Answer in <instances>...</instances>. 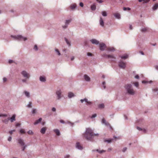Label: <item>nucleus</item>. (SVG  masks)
<instances>
[{"label": "nucleus", "instance_id": "1", "mask_svg": "<svg viewBox=\"0 0 158 158\" xmlns=\"http://www.w3.org/2000/svg\"><path fill=\"white\" fill-rule=\"evenodd\" d=\"M83 136L87 140L92 141L94 138V134L92 130L90 128H86L85 131L83 134Z\"/></svg>", "mask_w": 158, "mask_h": 158}, {"label": "nucleus", "instance_id": "2", "mask_svg": "<svg viewBox=\"0 0 158 158\" xmlns=\"http://www.w3.org/2000/svg\"><path fill=\"white\" fill-rule=\"evenodd\" d=\"M125 88L127 92L131 95H133L135 94V92L133 89L132 85L130 84H127L125 86Z\"/></svg>", "mask_w": 158, "mask_h": 158}, {"label": "nucleus", "instance_id": "3", "mask_svg": "<svg viewBox=\"0 0 158 158\" xmlns=\"http://www.w3.org/2000/svg\"><path fill=\"white\" fill-rule=\"evenodd\" d=\"M11 37L13 38L15 40L19 41H25L27 40V38L26 37H24L22 35H11Z\"/></svg>", "mask_w": 158, "mask_h": 158}, {"label": "nucleus", "instance_id": "4", "mask_svg": "<svg viewBox=\"0 0 158 158\" xmlns=\"http://www.w3.org/2000/svg\"><path fill=\"white\" fill-rule=\"evenodd\" d=\"M62 93L63 92L62 90L60 89H57L56 91L55 92V95L57 100H60L64 96Z\"/></svg>", "mask_w": 158, "mask_h": 158}, {"label": "nucleus", "instance_id": "5", "mask_svg": "<svg viewBox=\"0 0 158 158\" xmlns=\"http://www.w3.org/2000/svg\"><path fill=\"white\" fill-rule=\"evenodd\" d=\"M20 74L22 76L25 78L30 79L31 77L30 74L26 70H22L20 72Z\"/></svg>", "mask_w": 158, "mask_h": 158}, {"label": "nucleus", "instance_id": "6", "mask_svg": "<svg viewBox=\"0 0 158 158\" xmlns=\"http://www.w3.org/2000/svg\"><path fill=\"white\" fill-rule=\"evenodd\" d=\"M16 140L17 141V143L20 146H24L25 145H26L24 140L21 137H19L17 138Z\"/></svg>", "mask_w": 158, "mask_h": 158}, {"label": "nucleus", "instance_id": "7", "mask_svg": "<svg viewBox=\"0 0 158 158\" xmlns=\"http://www.w3.org/2000/svg\"><path fill=\"white\" fill-rule=\"evenodd\" d=\"M118 66L122 69H124L126 67V63L122 60H120L118 63Z\"/></svg>", "mask_w": 158, "mask_h": 158}, {"label": "nucleus", "instance_id": "8", "mask_svg": "<svg viewBox=\"0 0 158 158\" xmlns=\"http://www.w3.org/2000/svg\"><path fill=\"white\" fill-rule=\"evenodd\" d=\"M101 123L103 124H104L106 126L109 127L111 129H112V128L110 124L107 122L105 119L103 118L101 120Z\"/></svg>", "mask_w": 158, "mask_h": 158}, {"label": "nucleus", "instance_id": "9", "mask_svg": "<svg viewBox=\"0 0 158 158\" xmlns=\"http://www.w3.org/2000/svg\"><path fill=\"white\" fill-rule=\"evenodd\" d=\"M151 29L147 27H142L140 31L142 33L148 32L150 31Z\"/></svg>", "mask_w": 158, "mask_h": 158}, {"label": "nucleus", "instance_id": "10", "mask_svg": "<svg viewBox=\"0 0 158 158\" xmlns=\"http://www.w3.org/2000/svg\"><path fill=\"white\" fill-rule=\"evenodd\" d=\"M80 101L81 102V103H83L84 102H85L86 103V105H91L92 104V102L90 101H88V99L86 98H84L83 99H81Z\"/></svg>", "mask_w": 158, "mask_h": 158}, {"label": "nucleus", "instance_id": "11", "mask_svg": "<svg viewBox=\"0 0 158 158\" xmlns=\"http://www.w3.org/2000/svg\"><path fill=\"white\" fill-rule=\"evenodd\" d=\"M99 45L100 50L102 51H103L105 50V48L106 47V44L103 43H101L98 44Z\"/></svg>", "mask_w": 158, "mask_h": 158}, {"label": "nucleus", "instance_id": "12", "mask_svg": "<svg viewBox=\"0 0 158 158\" xmlns=\"http://www.w3.org/2000/svg\"><path fill=\"white\" fill-rule=\"evenodd\" d=\"M75 147L77 149L79 150H82L83 149V147L80 144V143L78 142L76 143Z\"/></svg>", "mask_w": 158, "mask_h": 158}, {"label": "nucleus", "instance_id": "13", "mask_svg": "<svg viewBox=\"0 0 158 158\" xmlns=\"http://www.w3.org/2000/svg\"><path fill=\"white\" fill-rule=\"evenodd\" d=\"M99 23L100 25L102 27H103L104 26V20L101 16L100 17V19L99 20Z\"/></svg>", "mask_w": 158, "mask_h": 158}, {"label": "nucleus", "instance_id": "14", "mask_svg": "<svg viewBox=\"0 0 158 158\" xmlns=\"http://www.w3.org/2000/svg\"><path fill=\"white\" fill-rule=\"evenodd\" d=\"M90 41L93 44L98 45L99 44V42L95 39H92L90 40Z\"/></svg>", "mask_w": 158, "mask_h": 158}, {"label": "nucleus", "instance_id": "15", "mask_svg": "<svg viewBox=\"0 0 158 158\" xmlns=\"http://www.w3.org/2000/svg\"><path fill=\"white\" fill-rule=\"evenodd\" d=\"M84 78L85 81L87 82H89L90 80V77L87 75L85 74L84 75Z\"/></svg>", "mask_w": 158, "mask_h": 158}, {"label": "nucleus", "instance_id": "16", "mask_svg": "<svg viewBox=\"0 0 158 158\" xmlns=\"http://www.w3.org/2000/svg\"><path fill=\"white\" fill-rule=\"evenodd\" d=\"M46 130L47 128L46 127H42L40 130V132L41 134H44L45 133Z\"/></svg>", "mask_w": 158, "mask_h": 158}, {"label": "nucleus", "instance_id": "17", "mask_svg": "<svg viewBox=\"0 0 158 158\" xmlns=\"http://www.w3.org/2000/svg\"><path fill=\"white\" fill-rule=\"evenodd\" d=\"M54 50L56 55L59 56L61 55L60 52L58 49L57 48H55Z\"/></svg>", "mask_w": 158, "mask_h": 158}, {"label": "nucleus", "instance_id": "18", "mask_svg": "<svg viewBox=\"0 0 158 158\" xmlns=\"http://www.w3.org/2000/svg\"><path fill=\"white\" fill-rule=\"evenodd\" d=\"M66 44L69 47H70L71 46V41L67 39L66 38H64Z\"/></svg>", "mask_w": 158, "mask_h": 158}, {"label": "nucleus", "instance_id": "19", "mask_svg": "<svg viewBox=\"0 0 158 158\" xmlns=\"http://www.w3.org/2000/svg\"><path fill=\"white\" fill-rule=\"evenodd\" d=\"M96 4L95 3H93L90 6V8L92 10L94 11L96 9Z\"/></svg>", "mask_w": 158, "mask_h": 158}, {"label": "nucleus", "instance_id": "20", "mask_svg": "<svg viewBox=\"0 0 158 158\" xmlns=\"http://www.w3.org/2000/svg\"><path fill=\"white\" fill-rule=\"evenodd\" d=\"M114 15L115 17L118 19H120L121 18L120 14L118 13H116L114 14Z\"/></svg>", "mask_w": 158, "mask_h": 158}, {"label": "nucleus", "instance_id": "21", "mask_svg": "<svg viewBox=\"0 0 158 158\" xmlns=\"http://www.w3.org/2000/svg\"><path fill=\"white\" fill-rule=\"evenodd\" d=\"M137 129L139 131H142L144 133H146V132L147 130L145 129L142 128L138 127H137Z\"/></svg>", "mask_w": 158, "mask_h": 158}, {"label": "nucleus", "instance_id": "22", "mask_svg": "<svg viewBox=\"0 0 158 158\" xmlns=\"http://www.w3.org/2000/svg\"><path fill=\"white\" fill-rule=\"evenodd\" d=\"M152 92L153 94L156 95L158 94V89L156 88L152 89Z\"/></svg>", "mask_w": 158, "mask_h": 158}, {"label": "nucleus", "instance_id": "23", "mask_svg": "<svg viewBox=\"0 0 158 158\" xmlns=\"http://www.w3.org/2000/svg\"><path fill=\"white\" fill-rule=\"evenodd\" d=\"M108 59H111V61H114L115 60L116 58L114 55H109V57H108Z\"/></svg>", "mask_w": 158, "mask_h": 158}, {"label": "nucleus", "instance_id": "24", "mask_svg": "<svg viewBox=\"0 0 158 158\" xmlns=\"http://www.w3.org/2000/svg\"><path fill=\"white\" fill-rule=\"evenodd\" d=\"M75 96V95L72 92H69L68 93V97L69 98H70Z\"/></svg>", "mask_w": 158, "mask_h": 158}, {"label": "nucleus", "instance_id": "25", "mask_svg": "<svg viewBox=\"0 0 158 158\" xmlns=\"http://www.w3.org/2000/svg\"><path fill=\"white\" fill-rule=\"evenodd\" d=\"M23 93L25 96L27 98H29L30 97V93L26 91H24L23 92Z\"/></svg>", "mask_w": 158, "mask_h": 158}, {"label": "nucleus", "instance_id": "26", "mask_svg": "<svg viewBox=\"0 0 158 158\" xmlns=\"http://www.w3.org/2000/svg\"><path fill=\"white\" fill-rule=\"evenodd\" d=\"M40 80L42 82H44L46 81V79L45 77L44 76H40Z\"/></svg>", "mask_w": 158, "mask_h": 158}, {"label": "nucleus", "instance_id": "27", "mask_svg": "<svg viewBox=\"0 0 158 158\" xmlns=\"http://www.w3.org/2000/svg\"><path fill=\"white\" fill-rule=\"evenodd\" d=\"M42 120V118H40L38 119L35 121L34 123V125H36L39 124V123L41 122Z\"/></svg>", "mask_w": 158, "mask_h": 158}, {"label": "nucleus", "instance_id": "28", "mask_svg": "<svg viewBox=\"0 0 158 158\" xmlns=\"http://www.w3.org/2000/svg\"><path fill=\"white\" fill-rule=\"evenodd\" d=\"M121 59L125 60L127 59L128 57V55L127 54H125L123 56H119Z\"/></svg>", "mask_w": 158, "mask_h": 158}, {"label": "nucleus", "instance_id": "29", "mask_svg": "<svg viewBox=\"0 0 158 158\" xmlns=\"http://www.w3.org/2000/svg\"><path fill=\"white\" fill-rule=\"evenodd\" d=\"M53 131L56 133L57 136H59L60 134V131L58 129H54Z\"/></svg>", "mask_w": 158, "mask_h": 158}, {"label": "nucleus", "instance_id": "30", "mask_svg": "<svg viewBox=\"0 0 158 158\" xmlns=\"http://www.w3.org/2000/svg\"><path fill=\"white\" fill-rule=\"evenodd\" d=\"M15 114H13L12 117L10 118V120L11 122H13L15 120Z\"/></svg>", "mask_w": 158, "mask_h": 158}, {"label": "nucleus", "instance_id": "31", "mask_svg": "<svg viewBox=\"0 0 158 158\" xmlns=\"http://www.w3.org/2000/svg\"><path fill=\"white\" fill-rule=\"evenodd\" d=\"M107 49L109 52H114L115 50V49L113 47H108Z\"/></svg>", "mask_w": 158, "mask_h": 158}, {"label": "nucleus", "instance_id": "32", "mask_svg": "<svg viewBox=\"0 0 158 158\" xmlns=\"http://www.w3.org/2000/svg\"><path fill=\"white\" fill-rule=\"evenodd\" d=\"M114 140L113 139H105L104 141L105 142H107L108 143H110L112 141Z\"/></svg>", "mask_w": 158, "mask_h": 158}, {"label": "nucleus", "instance_id": "33", "mask_svg": "<svg viewBox=\"0 0 158 158\" xmlns=\"http://www.w3.org/2000/svg\"><path fill=\"white\" fill-rule=\"evenodd\" d=\"M76 7V5L75 3H73L70 5V8L72 10H73Z\"/></svg>", "mask_w": 158, "mask_h": 158}, {"label": "nucleus", "instance_id": "34", "mask_svg": "<svg viewBox=\"0 0 158 158\" xmlns=\"http://www.w3.org/2000/svg\"><path fill=\"white\" fill-rule=\"evenodd\" d=\"M109 55L106 54V53H104L102 55V56L104 58L108 59Z\"/></svg>", "mask_w": 158, "mask_h": 158}, {"label": "nucleus", "instance_id": "35", "mask_svg": "<svg viewBox=\"0 0 158 158\" xmlns=\"http://www.w3.org/2000/svg\"><path fill=\"white\" fill-rule=\"evenodd\" d=\"M158 8V4H156L155 5H154L152 8V10H155Z\"/></svg>", "mask_w": 158, "mask_h": 158}, {"label": "nucleus", "instance_id": "36", "mask_svg": "<svg viewBox=\"0 0 158 158\" xmlns=\"http://www.w3.org/2000/svg\"><path fill=\"white\" fill-rule=\"evenodd\" d=\"M96 151L98 152L100 154H101L103 152H106V151L104 150H99L98 149H97L96 150Z\"/></svg>", "mask_w": 158, "mask_h": 158}, {"label": "nucleus", "instance_id": "37", "mask_svg": "<svg viewBox=\"0 0 158 158\" xmlns=\"http://www.w3.org/2000/svg\"><path fill=\"white\" fill-rule=\"evenodd\" d=\"M32 106V102H29L27 105V106L29 108H31V107Z\"/></svg>", "mask_w": 158, "mask_h": 158}, {"label": "nucleus", "instance_id": "38", "mask_svg": "<svg viewBox=\"0 0 158 158\" xmlns=\"http://www.w3.org/2000/svg\"><path fill=\"white\" fill-rule=\"evenodd\" d=\"M27 145L26 144L24 146H21V150L22 151H24L26 148L27 147Z\"/></svg>", "mask_w": 158, "mask_h": 158}, {"label": "nucleus", "instance_id": "39", "mask_svg": "<svg viewBox=\"0 0 158 158\" xmlns=\"http://www.w3.org/2000/svg\"><path fill=\"white\" fill-rule=\"evenodd\" d=\"M29 79L24 78V79H22L21 81L23 83H27V80Z\"/></svg>", "mask_w": 158, "mask_h": 158}, {"label": "nucleus", "instance_id": "40", "mask_svg": "<svg viewBox=\"0 0 158 158\" xmlns=\"http://www.w3.org/2000/svg\"><path fill=\"white\" fill-rule=\"evenodd\" d=\"M9 120H10V118H8L7 119H5L4 120H2V121L5 123L7 124L8 123V121Z\"/></svg>", "mask_w": 158, "mask_h": 158}, {"label": "nucleus", "instance_id": "41", "mask_svg": "<svg viewBox=\"0 0 158 158\" xmlns=\"http://www.w3.org/2000/svg\"><path fill=\"white\" fill-rule=\"evenodd\" d=\"M71 21V20L70 19L66 20L65 22V24L68 26L69 24Z\"/></svg>", "mask_w": 158, "mask_h": 158}, {"label": "nucleus", "instance_id": "42", "mask_svg": "<svg viewBox=\"0 0 158 158\" xmlns=\"http://www.w3.org/2000/svg\"><path fill=\"white\" fill-rule=\"evenodd\" d=\"M152 82V81H142V83L143 84H146V83H151Z\"/></svg>", "mask_w": 158, "mask_h": 158}, {"label": "nucleus", "instance_id": "43", "mask_svg": "<svg viewBox=\"0 0 158 158\" xmlns=\"http://www.w3.org/2000/svg\"><path fill=\"white\" fill-rule=\"evenodd\" d=\"M101 13L102 15L103 16L106 17L107 15V13L105 11H102Z\"/></svg>", "mask_w": 158, "mask_h": 158}, {"label": "nucleus", "instance_id": "44", "mask_svg": "<svg viewBox=\"0 0 158 158\" xmlns=\"http://www.w3.org/2000/svg\"><path fill=\"white\" fill-rule=\"evenodd\" d=\"M98 107L99 108L102 109L104 107V105L103 104H101L98 105Z\"/></svg>", "mask_w": 158, "mask_h": 158}, {"label": "nucleus", "instance_id": "45", "mask_svg": "<svg viewBox=\"0 0 158 158\" xmlns=\"http://www.w3.org/2000/svg\"><path fill=\"white\" fill-rule=\"evenodd\" d=\"M36 110L35 109H33L31 111L32 113L33 114H36Z\"/></svg>", "mask_w": 158, "mask_h": 158}, {"label": "nucleus", "instance_id": "46", "mask_svg": "<svg viewBox=\"0 0 158 158\" xmlns=\"http://www.w3.org/2000/svg\"><path fill=\"white\" fill-rule=\"evenodd\" d=\"M27 133L29 135H33L34 134L33 132L32 131L30 130L28 131L27 132Z\"/></svg>", "mask_w": 158, "mask_h": 158}, {"label": "nucleus", "instance_id": "47", "mask_svg": "<svg viewBox=\"0 0 158 158\" xmlns=\"http://www.w3.org/2000/svg\"><path fill=\"white\" fill-rule=\"evenodd\" d=\"M33 49L35 50L36 51L38 50V47H37V45L35 44L34 45V48Z\"/></svg>", "mask_w": 158, "mask_h": 158}, {"label": "nucleus", "instance_id": "48", "mask_svg": "<svg viewBox=\"0 0 158 158\" xmlns=\"http://www.w3.org/2000/svg\"><path fill=\"white\" fill-rule=\"evenodd\" d=\"M66 123L71 125L72 126H73L74 124L73 123H71L69 121H67Z\"/></svg>", "mask_w": 158, "mask_h": 158}, {"label": "nucleus", "instance_id": "49", "mask_svg": "<svg viewBox=\"0 0 158 158\" xmlns=\"http://www.w3.org/2000/svg\"><path fill=\"white\" fill-rule=\"evenodd\" d=\"M19 132L22 134H24L25 133V130L22 129H20L19 130Z\"/></svg>", "mask_w": 158, "mask_h": 158}, {"label": "nucleus", "instance_id": "50", "mask_svg": "<svg viewBox=\"0 0 158 158\" xmlns=\"http://www.w3.org/2000/svg\"><path fill=\"white\" fill-rule=\"evenodd\" d=\"M123 10H131V8H130L129 7H124L123 8Z\"/></svg>", "mask_w": 158, "mask_h": 158}, {"label": "nucleus", "instance_id": "51", "mask_svg": "<svg viewBox=\"0 0 158 158\" xmlns=\"http://www.w3.org/2000/svg\"><path fill=\"white\" fill-rule=\"evenodd\" d=\"M135 86L136 87H138L139 86V83L138 82H135L134 83Z\"/></svg>", "mask_w": 158, "mask_h": 158}, {"label": "nucleus", "instance_id": "52", "mask_svg": "<svg viewBox=\"0 0 158 158\" xmlns=\"http://www.w3.org/2000/svg\"><path fill=\"white\" fill-rule=\"evenodd\" d=\"M97 116V114H93L91 117V118H94L96 117Z\"/></svg>", "mask_w": 158, "mask_h": 158}, {"label": "nucleus", "instance_id": "53", "mask_svg": "<svg viewBox=\"0 0 158 158\" xmlns=\"http://www.w3.org/2000/svg\"><path fill=\"white\" fill-rule=\"evenodd\" d=\"M11 140H12V137L11 136H9L8 139V140L9 141V142H10L11 141Z\"/></svg>", "mask_w": 158, "mask_h": 158}, {"label": "nucleus", "instance_id": "54", "mask_svg": "<svg viewBox=\"0 0 158 158\" xmlns=\"http://www.w3.org/2000/svg\"><path fill=\"white\" fill-rule=\"evenodd\" d=\"M15 130H11L9 131V133L10 134H12L13 133V132H15Z\"/></svg>", "mask_w": 158, "mask_h": 158}, {"label": "nucleus", "instance_id": "55", "mask_svg": "<svg viewBox=\"0 0 158 158\" xmlns=\"http://www.w3.org/2000/svg\"><path fill=\"white\" fill-rule=\"evenodd\" d=\"M68 26V25L65 24L64 25L62 26V27L64 29H66L67 27Z\"/></svg>", "mask_w": 158, "mask_h": 158}, {"label": "nucleus", "instance_id": "56", "mask_svg": "<svg viewBox=\"0 0 158 158\" xmlns=\"http://www.w3.org/2000/svg\"><path fill=\"white\" fill-rule=\"evenodd\" d=\"M7 116V115L6 114H0V117H6Z\"/></svg>", "mask_w": 158, "mask_h": 158}, {"label": "nucleus", "instance_id": "57", "mask_svg": "<svg viewBox=\"0 0 158 158\" xmlns=\"http://www.w3.org/2000/svg\"><path fill=\"white\" fill-rule=\"evenodd\" d=\"M127 149V147L124 148L122 150V152H124Z\"/></svg>", "mask_w": 158, "mask_h": 158}, {"label": "nucleus", "instance_id": "58", "mask_svg": "<svg viewBox=\"0 0 158 158\" xmlns=\"http://www.w3.org/2000/svg\"><path fill=\"white\" fill-rule=\"evenodd\" d=\"M13 62H14V61L12 60H10L8 61V63L10 64H11Z\"/></svg>", "mask_w": 158, "mask_h": 158}, {"label": "nucleus", "instance_id": "59", "mask_svg": "<svg viewBox=\"0 0 158 158\" xmlns=\"http://www.w3.org/2000/svg\"><path fill=\"white\" fill-rule=\"evenodd\" d=\"M64 158H69L70 155H66L64 156Z\"/></svg>", "mask_w": 158, "mask_h": 158}, {"label": "nucleus", "instance_id": "60", "mask_svg": "<svg viewBox=\"0 0 158 158\" xmlns=\"http://www.w3.org/2000/svg\"><path fill=\"white\" fill-rule=\"evenodd\" d=\"M135 78L137 79H139V76L138 75H135Z\"/></svg>", "mask_w": 158, "mask_h": 158}, {"label": "nucleus", "instance_id": "61", "mask_svg": "<svg viewBox=\"0 0 158 158\" xmlns=\"http://www.w3.org/2000/svg\"><path fill=\"white\" fill-rule=\"evenodd\" d=\"M150 0H145L143 3H147L150 1Z\"/></svg>", "mask_w": 158, "mask_h": 158}, {"label": "nucleus", "instance_id": "62", "mask_svg": "<svg viewBox=\"0 0 158 158\" xmlns=\"http://www.w3.org/2000/svg\"><path fill=\"white\" fill-rule=\"evenodd\" d=\"M52 110L53 112H55L56 111V108L55 107H53L52 108Z\"/></svg>", "mask_w": 158, "mask_h": 158}, {"label": "nucleus", "instance_id": "63", "mask_svg": "<svg viewBox=\"0 0 158 158\" xmlns=\"http://www.w3.org/2000/svg\"><path fill=\"white\" fill-rule=\"evenodd\" d=\"M87 55L88 56H91L92 55V54L90 52H88L87 53Z\"/></svg>", "mask_w": 158, "mask_h": 158}, {"label": "nucleus", "instance_id": "64", "mask_svg": "<svg viewBox=\"0 0 158 158\" xmlns=\"http://www.w3.org/2000/svg\"><path fill=\"white\" fill-rule=\"evenodd\" d=\"M7 78L5 77H4L3 78V81L4 82H6L7 81Z\"/></svg>", "mask_w": 158, "mask_h": 158}]
</instances>
